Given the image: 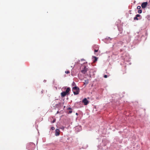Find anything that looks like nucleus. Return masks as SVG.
<instances>
[{"label": "nucleus", "mask_w": 150, "mask_h": 150, "mask_svg": "<svg viewBox=\"0 0 150 150\" xmlns=\"http://www.w3.org/2000/svg\"><path fill=\"white\" fill-rule=\"evenodd\" d=\"M70 91V88L68 87L65 91L62 92L61 93V96L62 97H64L67 94H69V92Z\"/></svg>", "instance_id": "obj_1"}, {"label": "nucleus", "mask_w": 150, "mask_h": 150, "mask_svg": "<svg viewBox=\"0 0 150 150\" xmlns=\"http://www.w3.org/2000/svg\"><path fill=\"white\" fill-rule=\"evenodd\" d=\"M72 90L74 94L75 95H78L79 92V89L77 86H74L72 88Z\"/></svg>", "instance_id": "obj_2"}, {"label": "nucleus", "mask_w": 150, "mask_h": 150, "mask_svg": "<svg viewBox=\"0 0 150 150\" xmlns=\"http://www.w3.org/2000/svg\"><path fill=\"white\" fill-rule=\"evenodd\" d=\"M88 71V69L87 68L86 66H84V68L83 69H82L81 71L82 73L83 74H85Z\"/></svg>", "instance_id": "obj_3"}, {"label": "nucleus", "mask_w": 150, "mask_h": 150, "mask_svg": "<svg viewBox=\"0 0 150 150\" xmlns=\"http://www.w3.org/2000/svg\"><path fill=\"white\" fill-rule=\"evenodd\" d=\"M147 4L148 3L146 2L143 3L141 5L142 8H145Z\"/></svg>", "instance_id": "obj_4"}, {"label": "nucleus", "mask_w": 150, "mask_h": 150, "mask_svg": "<svg viewBox=\"0 0 150 150\" xmlns=\"http://www.w3.org/2000/svg\"><path fill=\"white\" fill-rule=\"evenodd\" d=\"M82 102L84 103L85 105H87L89 103L88 100L86 98H85L83 100Z\"/></svg>", "instance_id": "obj_5"}, {"label": "nucleus", "mask_w": 150, "mask_h": 150, "mask_svg": "<svg viewBox=\"0 0 150 150\" xmlns=\"http://www.w3.org/2000/svg\"><path fill=\"white\" fill-rule=\"evenodd\" d=\"M60 131L59 129H57L55 130V135L56 136H59V135Z\"/></svg>", "instance_id": "obj_6"}, {"label": "nucleus", "mask_w": 150, "mask_h": 150, "mask_svg": "<svg viewBox=\"0 0 150 150\" xmlns=\"http://www.w3.org/2000/svg\"><path fill=\"white\" fill-rule=\"evenodd\" d=\"M140 15L139 14H137L136 15V16L135 17H134V20H138L139 19L138 18V17H140Z\"/></svg>", "instance_id": "obj_7"}, {"label": "nucleus", "mask_w": 150, "mask_h": 150, "mask_svg": "<svg viewBox=\"0 0 150 150\" xmlns=\"http://www.w3.org/2000/svg\"><path fill=\"white\" fill-rule=\"evenodd\" d=\"M95 48H96L97 49H95L94 50V51L95 52H97L98 51V46H96V47H95Z\"/></svg>", "instance_id": "obj_8"}, {"label": "nucleus", "mask_w": 150, "mask_h": 150, "mask_svg": "<svg viewBox=\"0 0 150 150\" xmlns=\"http://www.w3.org/2000/svg\"><path fill=\"white\" fill-rule=\"evenodd\" d=\"M142 10H139L138 11V13H142Z\"/></svg>", "instance_id": "obj_9"}, {"label": "nucleus", "mask_w": 150, "mask_h": 150, "mask_svg": "<svg viewBox=\"0 0 150 150\" xmlns=\"http://www.w3.org/2000/svg\"><path fill=\"white\" fill-rule=\"evenodd\" d=\"M72 86H76V83L74 81H73L72 83Z\"/></svg>", "instance_id": "obj_10"}, {"label": "nucleus", "mask_w": 150, "mask_h": 150, "mask_svg": "<svg viewBox=\"0 0 150 150\" xmlns=\"http://www.w3.org/2000/svg\"><path fill=\"white\" fill-rule=\"evenodd\" d=\"M65 73L67 74H69L70 71H65Z\"/></svg>", "instance_id": "obj_11"}, {"label": "nucleus", "mask_w": 150, "mask_h": 150, "mask_svg": "<svg viewBox=\"0 0 150 150\" xmlns=\"http://www.w3.org/2000/svg\"><path fill=\"white\" fill-rule=\"evenodd\" d=\"M94 58H95V60L94 61V62H95V61L97 60L98 58L95 57H94Z\"/></svg>", "instance_id": "obj_12"}, {"label": "nucleus", "mask_w": 150, "mask_h": 150, "mask_svg": "<svg viewBox=\"0 0 150 150\" xmlns=\"http://www.w3.org/2000/svg\"><path fill=\"white\" fill-rule=\"evenodd\" d=\"M141 6H138L137 7V8L138 9H140L141 8Z\"/></svg>", "instance_id": "obj_13"}, {"label": "nucleus", "mask_w": 150, "mask_h": 150, "mask_svg": "<svg viewBox=\"0 0 150 150\" xmlns=\"http://www.w3.org/2000/svg\"><path fill=\"white\" fill-rule=\"evenodd\" d=\"M51 129L52 130H54V127H51Z\"/></svg>", "instance_id": "obj_14"}, {"label": "nucleus", "mask_w": 150, "mask_h": 150, "mask_svg": "<svg viewBox=\"0 0 150 150\" xmlns=\"http://www.w3.org/2000/svg\"><path fill=\"white\" fill-rule=\"evenodd\" d=\"M108 76L107 75H105L104 76V77L105 78H107V77Z\"/></svg>", "instance_id": "obj_15"}, {"label": "nucleus", "mask_w": 150, "mask_h": 150, "mask_svg": "<svg viewBox=\"0 0 150 150\" xmlns=\"http://www.w3.org/2000/svg\"><path fill=\"white\" fill-rule=\"evenodd\" d=\"M55 119L54 120H53L52 122V123H54L55 122Z\"/></svg>", "instance_id": "obj_16"}, {"label": "nucleus", "mask_w": 150, "mask_h": 150, "mask_svg": "<svg viewBox=\"0 0 150 150\" xmlns=\"http://www.w3.org/2000/svg\"><path fill=\"white\" fill-rule=\"evenodd\" d=\"M72 112V110H70L69 111V113H71Z\"/></svg>", "instance_id": "obj_17"}, {"label": "nucleus", "mask_w": 150, "mask_h": 150, "mask_svg": "<svg viewBox=\"0 0 150 150\" xmlns=\"http://www.w3.org/2000/svg\"><path fill=\"white\" fill-rule=\"evenodd\" d=\"M68 110H71V108H68Z\"/></svg>", "instance_id": "obj_18"}, {"label": "nucleus", "mask_w": 150, "mask_h": 150, "mask_svg": "<svg viewBox=\"0 0 150 150\" xmlns=\"http://www.w3.org/2000/svg\"><path fill=\"white\" fill-rule=\"evenodd\" d=\"M76 115H78V113H76Z\"/></svg>", "instance_id": "obj_19"}]
</instances>
